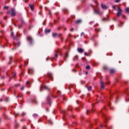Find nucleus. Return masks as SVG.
Wrapping results in <instances>:
<instances>
[{
    "label": "nucleus",
    "mask_w": 129,
    "mask_h": 129,
    "mask_svg": "<svg viewBox=\"0 0 129 129\" xmlns=\"http://www.w3.org/2000/svg\"><path fill=\"white\" fill-rule=\"evenodd\" d=\"M21 43H20V41H19V40H18L17 38H14V41H13V45L15 46V47H19Z\"/></svg>",
    "instance_id": "obj_1"
},
{
    "label": "nucleus",
    "mask_w": 129,
    "mask_h": 129,
    "mask_svg": "<svg viewBox=\"0 0 129 129\" xmlns=\"http://www.w3.org/2000/svg\"><path fill=\"white\" fill-rule=\"evenodd\" d=\"M122 14V10H121V8L120 7H118L117 12L116 13V17H118L119 16H121Z\"/></svg>",
    "instance_id": "obj_2"
},
{
    "label": "nucleus",
    "mask_w": 129,
    "mask_h": 129,
    "mask_svg": "<svg viewBox=\"0 0 129 129\" xmlns=\"http://www.w3.org/2000/svg\"><path fill=\"white\" fill-rule=\"evenodd\" d=\"M57 36H58V37H61L62 34L60 33L59 34H58V33H52V37L53 38H55L56 37H57Z\"/></svg>",
    "instance_id": "obj_3"
},
{
    "label": "nucleus",
    "mask_w": 129,
    "mask_h": 129,
    "mask_svg": "<svg viewBox=\"0 0 129 129\" xmlns=\"http://www.w3.org/2000/svg\"><path fill=\"white\" fill-rule=\"evenodd\" d=\"M11 16L13 17H15V16H16V10H15V9L14 8L11 9Z\"/></svg>",
    "instance_id": "obj_4"
},
{
    "label": "nucleus",
    "mask_w": 129,
    "mask_h": 129,
    "mask_svg": "<svg viewBox=\"0 0 129 129\" xmlns=\"http://www.w3.org/2000/svg\"><path fill=\"white\" fill-rule=\"evenodd\" d=\"M55 57H53V59H54V60H56L57 59V58H58V56H59V51H55Z\"/></svg>",
    "instance_id": "obj_5"
},
{
    "label": "nucleus",
    "mask_w": 129,
    "mask_h": 129,
    "mask_svg": "<svg viewBox=\"0 0 129 129\" xmlns=\"http://www.w3.org/2000/svg\"><path fill=\"white\" fill-rule=\"evenodd\" d=\"M27 40L30 42V44H32V43H33V38L31 36L27 37Z\"/></svg>",
    "instance_id": "obj_6"
},
{
    "label": "nucleus",
    "mask_w": 129,
    "mask_h": 129,
    "mask_svg": "<svg viewBox=\"0 0 129 129\" xmlns=\"http://www.w3.org/2000/svg\"><path fill=\"white\" fill-rule=\"evenodd\" d=\"M28 74H33L34 73V69H28Z\"/></svg>",
    "instance_id": "obj_7"
},
{
    "label": "nucleus",
    "mask_w": 129,
    "mask_h": 129,
    "mask_svg": "<svg viewBox=\"0 0 129 129\" xmlns=\"http://www.w3.org/2000/svg\"><path fill=\"white\" fill-rule=\"evenodd\" d=\"M47 77L49 78L51 80H53V75L51 73H48L47 75Z\"/></svg>",
    "instance_id": "obj_8"
},
{
    "label": "nucleus",
    "mask_w": 129,
    "mask_h": 129,
    "mask_svg": "<svg viewBox=\"0 0 129 129\" xmlns=\"http://www.w3.org/2000/svg\"><path fill=\"white\" fill-rule=\"evenodd\" d=\"M101 88L102 89H103V88H104L105 86V83H104L103 82H101Z\"/></svg>",
    "instance_id": "obj_9"
},
{
    "label": "nucleus",
    "mask_w": 129,
    "mask_h": 129,
    "mask_svg": "<svg viewBox=\"0 0 129 129\" xmlns=\"http://www.w3.org/2000/svg\"><path fill=\"white\" fill-rule=\"evenodd\" d=\"M101 7L103 10H106L107 9V6H106V5L101 4Z\"/></svg>",
    "instance_id": "obj_10"
},
{
    "label": "nucleus",
    "mask_w": 129,
    "mask_h": 129,
    "mask_svg": "<svg viewBox=\"0 0 129 129\" xmlns=\"http://www.w3.org/2000/svg\"><path fill=\"white\" fill-rule=\"evenodd\" d=\"M78 51L79 53H82L83 52V49L81 48H78Z\"/></svg>",
    "instance_id": "obj_11"
},
{
    "label": "nucleus",
    "mask_w": 129,
    "mask_h": 129,
    "mask_svg": "<svg viewBox=\"0 0 129 129\" xmlns=\"http://www.w3.org/2000/svg\"><path fill=\"white\" fill-rule=\"evenodd\" d=\"M114 72H115V70L113 69L110 70V74H113V73H114Z\"/></svg>",
    "instance_id": "obj_12"
},
{
    "label": "nucleus",
    "mask_w": 129,
    "mask_h": 129,
    "mask_svg": "<svg viewBox=\"0 0 129 129\" xmlns=\"http://www.w3.org/2000/svg\"><path fill=\"white\" fill-rule=\"evenodd\" d=\"M29 7H30L31 11H34V5L31 4L29 5Z\"/></svg>",
    "instance_id": "obj_13"
},
{
    "label": "nucleus",
    "mask_w": 129,
    "mask_h": 129,
    "mask_svg": "<svg viewBox=\"0 0 129 129\" xmlns=\"http://www.w3.org/2000/svg\"><path fill=\"white\" fill-rule=\"evenodd\" d=\"M69 56L68 53H66L65 54V56L63 57V58L64 59V60H66V58H68V57Z\"/></svg>",
    "instance_id": "obj_14"
},
{
    "label": "nucleus",
    "mask_w": 129,
    "mask_h": 129,
    "mask_svg": "<svg viewBox=\"0 0 129 129\" xmlns=\"http://www.w3.org/2000/svg\"><path fill=\"white\" fill-rule=\"evenodd\" d=\"M90 112H93V110H87L86 113L87 114H89Z\"/></svg>",
    "instance_id": "obj_15"
},
{
    "label": "nucleus",
    "mask_w": 129,
    "mask_h": 129,
    "mask_svg": "<svg viewBox=\"0 0 129 129\" xmlns=\"http://www.w3.org/2000/svg\"><path fill=\"white\" fill-rule=\"evenodd\" d=\"M94 12L95 13V14H99L100 11L99 10H96L94 9Z\"/></svg>",
    "instance_id": "obj_16"
},
{
    "label": "nucleus",
    "mask_w": 129,
    "mask_h": 129,
    "mask_svg": "<svg viewBox=\"0 0 129 129\" xmlns=\"http://www.w3.org/2000/svg\"><path fill=\"white\" fill-rule=\"evenodd\" d=\"M91 89H92V87L89 86L88 87V90H89V91H91Z\"/></svg>",
    "instance_id": "obj_17"
},
{
    "label": "nucleus",
    "mask_w": 129,
    "mask_h": 129,
    "mask_svg": "<svg viewBox=\"0 0 129 129\" xmlns=\"http://www.w3.org/2000/svg\"><path fill=\"white\" fill-rule=\"evenodd\" d=\"M18 97H23V94H21V93L19 94L18 95V96H17V98H18Z\"/></svg>",
    "instance_id": "obj_18"
},
{
    "label": "nucleus",
    "mask_w": 129,
    "mask_h": 129,
    "mask_svg": "<svg viewBox=\"0 0 129 129\" xmlns=\"http://www.w3.org/2000/svg\"><path fill=\"white\" fill-rule=\"evenodd\" d=\"M50 32H51V30L50 29L45 30V33H50Z\"/></svg>",
    "instance_id": "obj_19"
},
{
    "label": "nucleus",
    "mask_w": 129,
    "mask_h": 129,
    "mask_svg": "<svg viewBox=\"0 0 129 129\" xmlns=\"http://www.w3.org/2000/svg\"><path fill=\"white\" fill-rule=\"evenodd\" d=\"M81 20H77V21H76V23L77 24H80V23H81Z\"/></svg>",
    "instance_id": "obj_20"
},
{
    "label": "nucleus",
    "mask_w": 129,
    "mask_h": 129,
    "mask_svg": "<svg viewBox=\"0 0 129 129\" xmlns=\"http://www.w3.org/2000/svg\"><path fill=\"white\" fill-rule=\"evenodd\" d=\"M125 11L126 12V13H127V14H129V8H127L125 9Z\"/></svg>",
    "instance_id": "obj_21"
},
{
    "label": "nucleus",
    "mask_w": 129,
    "mask_h": 129,
    "mask_svg": "<svg viewBox=\"0 0 129 129\" xmlns=\"http://www.w3.org/2000/svg\"><path fill=\"white\" fill-rule=\"evenodd\" d=\"M44 89H46V90H49L50 89L49 88V87L46 86H44Z\"/></svg>",
    "instance_id": "obj_22"
},
{
    "label": "nucleus",
    "mask_w": 129,
    "mask_h": 129,
    "mask_svg": "<svg viewBox=\"0 0 129 129\" xmlns=\"http://www.w3.org/2000/svg\"><path fill=\"white\" fill-rule=\"evenodd\" d=\"M81 36H82V37H85V34L84 33V32H82L81 34Z\"/></svg>",
    "instance_id": "obj_23"
},
{
    "label": "nucleus",
    "mask_w": 129,
    "mask_h": 129,
    "mask_svg": "<svg viewBox=\"0 0 129 129\" xmlns=\"http://www.w3.org/2000/svg\"><path fill=\"white\" fill-rule=\"evenodd\" d=\"M33 116L34 117H37V116H38V114H34L33 115Z\"/></svg>",
    "instance_id": "obj_24"
},
{
    "label": "nucleus",
    "mask_w": 129,
    "mask_h": 129,
    "mask_svg": "<svg viewBox=\"0 0 129 129\" xmlns=\"http://www.w3.org/2000/svg\"><path fill=\"white\" fill-rule=\"evenodd\" d=\"M103 69H104V70H106L107 69V67H106V66H104V67H103Z\"/></svg>",
    "instance_id": "obj_25"
},
{
    "label": "nucleus",
    "mask_w": 129,
    "mask_h": 129,
    "mask_svg": "<svg viewBox=\"0 0 129 129\" xmlns=\"http://www.w3.org/2000/svg\"><path fill=\"white\" fill-rule=\"evenodd\" d=\"M15 86L16 87H19V86H21V85L17 84H16V85H15Z\"/></svg>",
    "instance_id": "obj_26"
},
{
    "label": "nucleus",
    "mask_w": 129,
    "mask_h": 129,
    "mask_svg": "<svg viewBox=\"0 0 129 129\" xmlns=\"http://www.w3.org/2000/svg\"><path fill=\"white\" fill-rule=\"evenodd\" d=\"M47 101H48V102L50 101V97L48 96L47 97Z\"/></svg>",
    "instance_id": "obj_27"
},
{
    "label": "nucleus",
    "mask_w": 129,
    "mask_h": 129,
    "mask_svg": "<svg viewBox=\"0 0 129 129\" xmlns=\"http://www.w3.org/2000/svg\"><path fill=\"white\" fill-rule=\"evenodd\" d=\"M42 88H43V86H40V91H41V92L43 91V90H42Z\"/></svg>",
    "instance_id": "obj_28"
},
{
    "label": "nucleus",
    "mask_w": 129,
    "mask_h": 129,
    "mask_svg": "<svg viewBox=\"0 0 129 129\" xmlns=\"http://www.w3.org/2000/svg\"><path fill=\"white\" fill-rule=\"evenodd\" d=\"M86 69H90V66H87L86 67Z\"/></svg>",
    "instance_id": "obj_29"
},
{
    "label": "nucleus",
    "mask_w": 129,
    "mask_h": 129,
    "mask_svg": "<svg viewBox=\"0 0 129 129\" xmlns=\"http://www.w3.org/2000/svg\"><path fill=\"white\" fill-rule=\"evenodd\" d=\"M84 55H85V56H88V53H87V52H85Z\"/></svg>",
    "instance_id": "obj_30"
},
{
    "label": "nucleus",
    "mask_w": 129,
    "mask_h": 129,
    "mask_svg": "<svg viewBox=\"0 0 129 129\" xmlns=\"http://www.w3.org/2000/svg\"><path fill=\"white\" fill-rule=\"evenodd\" d=\"M34 102L36 104H37V103H38V101H37V100H34Z\"/></svg>",
    "instance_id": "obj_31"
},
{
    "label": "nucleus",
    "mask_w": 129,
    "mask_h": 129,
    "mask_svg": "<svg viewBox=\"0 0 129 129\" xmlns=\"http://www.w3.org/2000/svg\"><path fill=\"white\" fill-rule=\"evenodd\" d=\"M24 86H22L21 88V90H24Z\"/></svg>",
    "instance_id": "obj_32"
},
{
    "label": "nucleus",
    "mask_w": 129,
    "mask_h": 129,
    "mask_svg": "<svg viewBox=\"0 0 129 129\" xmlns=\"http://www.w3.org/2000/svg\"><path fill=\"white\" fill-rule=\"evenodd\" d=\"M70 31L71 32H73V31H74V29L73 28H72V29H71L70 30Z\"/></svg>",
    "instance_id": "obj_33"
},
{
    "label": "nucleus",
    "mask_w": 129,
    "mask_h": 129,
    "mask_svg": "<svg viewBox=\"0 0 129 129\" xmlns=\"http://www.w3.org/2000/svg\"><path fill=\"white\" fill-rule=\"evenodd\" d=\"M107 118H106V117L105 118V121H104V122L106 123L107 122Z\"/></svg>",
    "instance_id": "obj_34"
},
{
    "label": "nucleus",
    "mask_w": 129,
    "mask_h": 129,
    "mask_svg": "<svg viewBox=\"0 0 129 129\" xmlns=\"http://www.w3.org/2000/svg\"><path fill=\"white\" fill-rule=\"evenodd\" d=\"M29 83H30V82L27 81V82H26V85H29Z\"/></svg>",
    "instance_id": "obj_35"
},
{
    "label": "nucleus",
    "mask_w": 129,
    "mask_h": 129,
    "mask_svg": "<svg viewBox=\"0 0 129 129\" xmlns=\"http://www.w3.org/2000/svg\"><path fill=\"white\" fill-rule=\"evenodd\" d=\"M113 9H114V10L115 11H116V9L115 8V6H113Z\"/></svg>",
    "instance_id": "obj_36"
},
{
    "label": "nucleus",
    "mask_w": 129,
    "mask_h": 129,
    "mask_svg": "<svg viewBox=\"0 0 129 129\" xmlns=\"http://www.w3.org/2000/svg\"><path fill=\"white\" fill-rule=\"evenodd\" d=\"M116 3H119L120 2V0H115Z\"/></svg>",
    "instance_id": "obj_37"
},
{
    "label": "nucleus",
    "mask_w": 129,
    "mask_h": 129,
    "mask_svg": "<svg viewBox=\"0 0 129 129\" xmlns=\"http://www.w3.org/2000/svg\"><path fill=\"white\" fill-rule=\"evenodd\" d=\"M21 24H22V25H24V24H25V22L24 21H22Z\"/></svg>",
    "instance_id": "obj_38"
},
{
    "label": "nucleus",
    "mask_w": 129,
    "mask_h": 129,
    "mask_svg": "<svg viewBox=\"0 0 129 129\" xmlns=\"http://www.w3.org/2000/svg\"><path fill=\"white\" fill-rule=\"evenodd\" d=\"M93 21H92V22H90L89 23V24H90V25H92V24H93Z\"/></svg>",
    "instance_id": "obj_39"
},
{
    "label": "nucleus",
    "mask_w": 129,
    "mask_h": 129,
    "mask_svg": "<svg viewBox=\"0 0 129 129\" xmlns=\"http://www.w3.org/2000/svg\"><path fill=\"white\" fill-rule=\"evenodd\" d=\"M13 36H14V32H12L11 37H13Z\"/></svg>",
    "instance_id": "obj_40"
},
{
    "label": "nucleus",
    "mask_w": 129,
    "mask_h": 129,
    "mask_svg": "<svg viewBox=\"0 0 129 129\" xmlns=\"http://www.w3.org/2000/svg\"><path fill=\"white\" fill-rule=\"evenodd\" d=\"M4 9H6L7 10H8V9H9V7H5Z\"/></svg>",
    "instance_id": "obj_41"
},
{
    "label": "nucleus",
    "mask_w": 129,
    "mask_h": 129,
    "mask_svg": "<svg viewBox=\"0 0 129 129\" xmlns=\"http://www.w3.org/2000/svg\"><path fill=\"white\" fill-rule=\"evenodd\" d=\"M18 28H19V29H21V28H22V25H19L18 26Z\"/></svg>",
    "instance_id": "obj_42"
},
{
    "label": "nucleus",
    "mask_w": 129,
    "mask_h": 129,
    "mask_svg": "<svg viewBox=\"0 0 129 129\" xmlns=\"http://www.w3.org/2000/svg\"><path fill=\"white\" fill-rule=\"evenodd\" d=\"M76 110H77V111H79V108H77L76 109Z\"/></svg>",
    "instance_id": "obj_43"
},
{
    "label": "nucleus",
    "mask_w": 129,
    "mask_h": 129,
    "mask_svg": "<svg viewBox=\"0 0 129 129\" xmlns=\"http://www.w3.org/2000/svg\"><path fill=\"white\" fill-rule=\"evenodd\" d=\"M6 101H9V99H8V98H6Z\"/></svg>",
    "instance_id": "obj_44"
},
{
    "label": "nucleus",
    "mask_w": 129,
    "mask_h": 129,
    "mask_svg": "<svg viewBox=\"0 0 129 129\" xmlns=\"http://www.w3.org/2000/svg\"><path fill=\"white\" fill-rule=\"evenodd\" d=\"M1 78L2 79H5V76H3Z\"/></svg>",
    "instance_id": "obj_45"
},
{
    "label": "nucleus",
    "mask_w": 129,
    "mask_h": 129,
    "mask_svg": "<svg viewBox=\"0 0 129 129\" xmlns=\"http://www.w3.org/2000/svg\"><path fill=\"white\" fill-rule=\"evenodd\" d=\"M97 26H98V24H96L94 25V27H97Z\"/></svg>",
    "instance_id": "obj_46"
},
{
    "label": "nucleus",
    "mask_w": 129,
    "mask_h": 129,
    "mask_svg": "<svg viewBox=\"0 0 129 129\" xmlns=\"http://www.w3.org/2000/svg\"><path fill=\"white\" fill-rule=\"evenodd\" d=\"M125 100H126V102L129 101V99H126Z\"/></svg>",
    "instance_id": "obj_47"
},
{
    "label": "nucleus",
    "mask_w": 129,
    "mask_h": 129,
    "mask_svg": "<svg viewBox=\"0 0 129 129\" xmlns=\"http://www.w3.org/2000/svg\"><path fill=\"white\" fill-rule=\"evenodd\" d=\"M102 20H103V21H106V19H105V18H104Z\"/></svg>",
    "instance_id": "obj_48"
},
{
    "label": "nucleus",
    "mask_w": 129,
    "mask_h": 129,
    "mask_svg": "<svg viewBox=\"0 0 129 129\" xmlns=\"http://www.w3.org/2000/svg\"><path fill=\"white\" fill-rule=\"evenodd\" d=\"M125 18V16H122V18H123V19H124Z\"/></svg>",
    "instance_id": "obj_49"
},
{
    "label": "nucleus",
    "mask_w": 129,
    "mask_h": 129,
    "mask_svg": "<svg viewBox=\"0 0 129 129\" xmlns=\"http://www.w3.org/2000/svg\"><path fill=\"white\" fill-rule=\"evenodd\" d=\"M60 28H61V27H58V29H57V30H60Z\"/></svg>",
    "instance_id": "obj_50"
},
{
    "label": "nucleus",
    "mask_w": 129,
    "mask_h": 129,
    "mask_svg": "<svg viewBox=\"0 0 129 129\" xmlns=\"http://www.w3.org/2000/svg\"><path fill=\"white\" fill-rule=\"evenodd\" d=\"M67 11H68V10H66H66H63V11H64V12H67Z\"/></svg>",
    "instance_id": "obj_51"
},
{
    "label": "nucleus",
    "mask_w": 129,
    "mask_h": 129,
    "mask_svg": "<svg viewBox=\"0 0 129 129\" xmlns=\"http://www.w3.org/2000/svg\"><path fill=\"white\" fill-rule=\"evenodd\" d=\"M23 129H26V127L23 126Z\"/></svg>",
    "instance_id": "obj_52"
},
{
    "label": "nucleus",
    "mask_w": 129,
    "mask_h": 129,
    "mask_svg": "<svg viewBox=\"0 0 129 129\" xmlns=\"http://www.w3.org/2000/svg\"><path fill=\"white\" fill-rule=\"evenodd\" d=\"M14 76H16V73H14L13 75Z\"/></svg>",
    "instance_id": "obj_53"
},
{
    "label": "nucleus",
    "mask_w": 129,
    "mask_h": 129,
    "mask_svg": "<svg viewBox=\"0 0 129 129\" xmlns=\"http://www.w3.org/2000/svg\"><path fill=\"white\" fill-rule=\"evenodd\" d=\"M28 0H25V3H28Z\"/></svg>",
    "instance_id": "obj_54"
},
{
    "label": "nucleus",
    "mask_w": 129,
    "mask_h": 129,
    "mask_svg": "<svg viewBox=\"0 0 129 129\" xmlns=\"http://www.w3.org/2000/svg\"><path fill=\"white\" fill-rule=\"evenodd\" d=\"M86 74H88V72H86Z\"/></svg>",
    "instance_id": "obj_55"
},
{
    "label": "nucleus",
    "mask_w": 129,
    "mask_h": 129,
    "mask_svg": "<svg viewBox=\"0 0 129 129\" xmlns=\"http://www.w3.org/2000/svg\"><path fill=\"white\" fill-rule=\"evenodd\" d=\"M102 116H104V114H102Z\"/></svg>",
    "instance_id": "obj_56"
},
{
    "label": "nucleus",
    "mask_w": 129,
    "mask_h": 129,
    "mask_svg": "<svg viewBox=\"0 0 129 129\" xmlns=\"http://www.w3.org/2000/svg\"><path fill=\"white\" fill-rule=\"evenodd\" d=\"M7 14H10V12H7Z\"/></svg>",
    "instance_id": "obj_57"
},
{
    "label": "nucleus",
    "mask_w": 129,
    "mask_h": 129,
    "mask_svg": "<svg viewBox=\"0 0 129 129\" xmlns=\"http://www.w3.org/2000/svg\"><path fill=\"white\" fill-rule=\"evenodd\" d=\"M100 126H101V127H102V125H101Z\"/></svg>",
    "instance_id": "obj_58"
},
{
    "label": "nucleus",
    "mask_w": 129,
    "mask_h": 129,
    "mask_svg": "<svg viewBox=\"0 0 129 129\" xmlns=\"http://www.w3.org/2000/svg\"><path fill=\"white\" fill-rule=\"evenodd\" d=\"M51 122V121H49V123H50Z\"/></svg>",
    "instance_id": "obj_59"
},
{
    "label": "nucleus",
    "mask_w": 129,
    "mask_h": 129,
    "mask_svg": "<svg viewBox=\"0 0 129 129\" xmlns=\"http://www.w3.org/2000/svg\"><path fill=\"white\" fill-rule=\"evenodd\" d=\"M95 4L97 5V3H96V2H95Z\"/></svg>",
    "instance_id": "obj_60"
},
{
    "label": "nucleus",
    "mask_w": 129,
    "mask_h": 129,
    "mask_svg": "<svg viewBox=\"0 0 129 129\" xmlns=\"http://www.w3.org/2000/svg\"><path fill=\"white\" fill-rule=\"evenodd\" d=\"M64 115H66V114L65 113H64Z\"/></svg>",
    "instance_id": "obj_61"
},
{
    "label": "nucleus",
    "mask_w": 129,
    "mask_h": 129,
    "mask_svg": "<svg viewBox=\"0 0 129 129\" xmlns=\"http://www.w3.org/2000/svg\"><path fill=\"white\" fill-rule=\"evenodd\" d=\"M64 31H66V28H64Z\"/></svg>",
    "instance_id": "obj_62"
},
{
    "label": "nucleus",
    "mask_w": 129,
    "mask_h": 129,
    "mask_svg": "<svg viewBox=\"0 0 129 129\" xmlns=\"http://www.w3.org/2000/svg\"><path fill=\"white\" fill-rule=\"evenodd\" d=\"M9 59H10V60H11V57H9Z\"/></svg>",
    "instance_id": "obj_63"
},
{
    "label": "nucleus",
    "mask_w": 129,
    "mask_h": 129,
    "mask_svg": "<svg viewBox=\"0 0 129 129\" xmlns=\"http://www.w3.org/2000/svg\"><path fill=\"white\" fill-rule=\"evenodd\" d=\"M1 101H2V99H1Z\"/></svg>",
    "instance_id": "obj_64"
}]
</instances>
